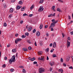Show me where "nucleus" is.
<instances>
[{"label": "nucleus", "instance_id": "nucleus-36", "mask_svg": "<svg viewBox=\"0 0 73 73\" xmlns=\"http://www.w3.org/2000/svg\"><path fill=\"white\" fill-rule=\"evenodd\" d=\"M19 36V34L17 33L15 34V37H17Z\"/></svg>", "mask_w": 73, "mask_h": 73}, {"label": "nucleus", "instance_id": "nucleus-41", "mask_svg": "<svg viewBox=\"0 0 73 73\" xmlns=\"http://www.w3.org/2000/svg\"><path fill=\"white\" fill-rule=\"evenodd\" d=\"M60 61H61L62 62H63V59H62V58H61Z\"/></svg>", "mask_w": 73, "mask_h": 73}, {"label": "nucleus", "instance_id": "nucleus-4", "mask_svg": "<svg viewBox=\"0 0 73 73\" xmlns=\"http://www.w3.org/2000/svg\"><path fill=\"white\" fill-rule=\"evenodd\" d=\"M55 26V24L54 23H52L51 24V25L50 26L49 28H52V27H54Z\"/></svg>", "mask_w": 73, "mask_h": 73}, {"label": "nucleus", "instance_id": "nucleus-15", "mask_svg": "<svg viewBox=\"0 0 73 73\" xmlns=\"http://www.w3.org/2000/svg\"><path fill=\"white\" fill-rule=\"evenodd\" d=\"M59 72H61V73H63V70L62 69H60L58 70Z\"/></svg>", "mask_w": 73, "mask_h": 73}, {"label": "nucleus", "instance_id": "nucleus-62", "mask_svg": "<svg viewBox=\"0 0 73 73\" xmlns=\"http://www.w3.org/2000/svg\"><path fill=\"white\" fill-rule=\"evenodd\" d=\"M9 46H10V44H8L7 46V47H8V48H9Z\"/></svg>", "mask_w": 73, "mask_h": 73}, {"label": "nucleus", "instance_id": "nucleus-7", "mask_svg": "<svg viewBox=\"0 0 73 73\" xmlns=\"http://www.w3.org/2000/svg\"><path fill=\"white\" fill-rule=\"evenodd\" d=\"M70 57V56L69 55L66 58V61H69Z\"/></svg>", "mask_w": 73, "mask_h": 73}, {"label": "nucleus", "instance_id": "nucleus-58", "mask_svg": "<svg viewBox=\"0 0 73 73\" xmlns=\"http://www.w3.org/2000/svg\"><path fill=\"white\" fill-rule=\"evenodd\" d=\"M47 60H49V58L48 57V56H47V59H46Z\"/></svg>", "mask_w": 73, "mask_h": 73}, {"label": "nucleus", "instance_id": "nucleus-17", "mask_svg": "<svg viewBox=\"0 0 73 73\" xmlns=\"http://www.w3.org/2000/svg\"><path fill=\"white\" fill-rule=\"evenodd\" d=\"M23 51H28V50L26 48H23Z\"/></svg>", "mask_w": 73, "mask_h": 73}, {"label": "nucleus", "instance_id": "nucleus-10", "mask_svg": "<svg viewBox=\"0 0 73 73\" xmlns=\"http://www.w3.org/2000/svg\"><path fill=\"white\" fill-rule=\"evenodd\" d=\"M43 8L42 6L40 7L39 9L38 10V12H41V9Z\"/></svg>", "mask_w": 73, "mask_h": 73}, {"label": "nucleus", "instance_id": "nucleus-47", "mask_svg": "<svg viewBox=\"0 0 73 73\" xmlns=\"http://www.w3.org/2000/svg\"><path fill=\"white\" fill-rule=\"evenodd\" d=\"M69 69H72L73 67H72V66L70 67H69Z\"/></svg>", "mask_w": 73, "mask_h": 73}, {"label": "nucleus", "instance_id": "nucleus-61", "mask_svg": "<svg viewBox=\"0 0 73 73\" xmlns=\"http://www.w3.org/2000/svg\"><path fill=\"white\" fill-rule=\"evenodd\" d=\"M23 23V21H20L21 24H22Z\"/></svg>", "mask_w": 73, "mask_h": 73}, {"label": "nucleus", "instance_id": "nucleus-50", "mask_svg": "<svg viewBox=\"0 0 73 73\" xmlns=\"http://www.w3.org/2000/svg\"><path fill=\"white\" fill-rule=\"evenodd\" d=\"M33 16V14H30L29 15V17H31Z\"/></svg>", "mask_w": 73, "mask_h": 73}, {"label": "nucleus", "instance_id": "nucleus-33", "mask_svg": "<svg viewBox=\"0 0 73 73\" xmlns=\"http://www.w3.org/2000/svg\"><path fill=\"white\" fill-rule=\"evenodd\" d=\"M28 49L29 50H31L32 49V48H31V47H29L28 48Z\"/></svg>", "mask_w": 73, "mask_h": 73}, {"label": "nucleus", "instance_id": "nucleus-46", "mask_svg": "<svg viewBox=\"0 0 73 73\" xmlns=\"http://www.w3.org/2000/svg\"><path fill=\"white\" fill-rule=\"evenodd\" d=\"M4 59H5V60H7V57H5V58H4Z\"/></svg>", "mask_w": 73, "mask_h": 73}, {"label": "nucleus", "instance_id": "nucleus-20", "mask_svg": "<svg viewBox=\"0 0 73 73\" xmlns=\"http://www.w3.org/2000/svg\"><path fill=\"white\" fill-rule=\"evenodd\" d=\"M3 7L4 8H6L7 7V6L6 5V4L5 3L3 4Z\"/></svg>", "mask_w": 73, "mask_h": 73}, {"label": "nucleus", "instance_id": "nucleus-35", "mask_svg": "<svg viewBox=\"0 0 73 73\" xmlns=\"http://www.w3.org/2000/svg\"><path fill=\"white\" fill-rule=\"evenodd\" d=\"M25 35H27V36H29V33H25Z\"/></svg>", "mask_w": 73, "mask_h": 73}, {"label": "nucleus", "instance_id": "nucleus-49", "mask_svg": "<svg viewBox=\"0 0 73 73\" xmlns=\"http://www.w3.org/2000/svg\"><path fill=\"white\" fill-rule=\"evenodd\" d=\"M63 66H66V64L65 63H64L63 64Z\"/></svg>", "mask_w": 73, "mask_h": 73}, {"label": "nucleus", "instance_id": "nucleus-23", "mask_svg": "<svg viewBox=\"0 0 73 73\" xmlns=\"http://www.w3.org/2000/svg\"><path fill=\"white\" fill-rule=\"evenodd\" d=\"M36 60L35 58H31V61H34V60Z\"/></svg>", "mask_w": 73, "mask_h": 73}, {"label": "nucleus", "instance_id": "nucleus-52", "mask_svg": "<svg viewBox=\"0 0 73 73\" xmlns=\"http://www.w3.org/2000/svg\"><path fill=\"white\" fill-rule=\"evenodd\" d=\"M54 30H53V28H51V31H53Z\"/></svg>", "mask_w": 73, "mask_h": 73}, {"label": "nucleus", "instance_id": "nucleus-25", "mask_svg": "<svg viewBox=\"0 0 73 73\" xmlns=\"http://www.w3.org/2000/svg\"><path fill=\"white\" fill-rule=\"evenodd\" d=\"M22 38H25L26 37V36L25 35H22L21 36Z\"/></svg>", "mask_w": 73, "mask_h": 73}, {"label": "nucleus", "instance_id": "nucleus-3", "mask_svg": "<svg viewBox=\"0 0 73 73\" xmlns=\"http://www.w3.org/2000/svg\"><path fill=\"white\" fill-rule=\"evenodd\" d=\"M21 39L20 38H18L17 39H16L15 41V43L16 44H17V43H18V42H20V41H21Z\"/></svg>", "mask_w": 73, "mask_h": 73}, {"label": "nucleus", "instance_id": "nucleus-39", "mask_svg": "<svg viewBox=\"0 0 73 73\" xmlns=\"http://www.w3.org/2000/svg\"><path fill=\"white\" fill-rule=\"evenodd\" d=\"M57 22H58V21H55V22H54V23L55 24H56V23H57Z\"/></svg>", "mask_w": 73, "mask_h": 73}, {"label": "nucleus", "instance_id": "nucleus-32", "mask_svg": "<svg viewBox=\"0 0 73 73\" xmlns=\"http://www.w3.org/2000/svg\"><path fill=\"white\" fill-rule=\"evenodd\" d=\"M31 8V10H32V9H33V5L31 7H30Z\"/></svg>", "mask_w": 73, "mask_h": 73}, {"label": "nucleus", "instance_id": "nucleus-54", "mask_svg": "<svg viewBox=\"0 0 73 73\" xmlns=\"http://www.w3.org/2000/svg\"><path fill=\"white\" fill-rule=\"evenodd\" d=\"M18 55V53H17L16 54V57H17V55Z\"/></svg>", "mask_w": 73, "mask_h": 73}, {"label": "nucleus", "instance_id": "nucleus-21", "mask_svg": "<svg viewBox=\"0 0 73 73\" xmlns=\"http://www.w3.org/2000/svg\"><path fill=\"white\" fill-rule=\"evenodd\" d=\"M42 52L41 51L38 52V55H41V54H42Z\"/></svg>", "mask_w": 73, "mask_h": 73}, {"label": "nucleus", "instance_id": "nucleus-42", "mask_svg": "<svg viewBox=\"0 0 73 73\" xmlns=\"http://www.w3.org/2000/svg\"><path fill=\"white\" fill-rule=\"evenodd\" d=\"M33 33H35L36 32V29H34L33 30Z\"/></svg>", "mask_w": 73, "mask_h": 73}, {"label": "nucleus", "instance_id": "nucleus-13", "mask_svg": "<svg viewBox=\"0 0 73 73\" xmlns=\"http://www.w3.org/2000/svg\"><path fill=\"white\" fill-rule=\"evenodd\" d=\"M53 46L54 48H55L56 46V42L54 43Z\"/></svg>", "mask_w": 73, "mask_h": 73}, {"label": "nucleus", "instance_id": "nucleus-22", "mask_svg": "<svg viewBox=\"0 0 73 73\" xmlns=\"http://www.w3.org/2000/svg\"><path fill=\"white\" fill-rule=\"evenodd\" d=\"M19 4H23V1H20L19 2Z\"/></svg>", "mask_w": 73, "mask_h": 73}, {"label": "nucleus", "instance_id": "nucleus-38", "mask_svg": "<svg viewBox=\"0 0 73 73\" xmlns=\"http://www.w3.org/2000/svg\"><path fill=\"white\" fill-rule=\"evenodd\" d=\"M3 66L5 68V66H6V65H5V64H4L3 65Z\"/></svg>", "mask_w": 73, "mask_h": 73}, {"label": "nucleus", "instance_id": "nucleus-63", "mask_svg": "<svg viewBox=\"0 0 73 73\" xmlns=\"http://www.w3.org/2000/svg\"><path fill=\"white\" fill-rule=\"evenodd\" d=\"M15 22L14 21H13V22L11 23V24H15Z\"/></svg>", "mask_w": 73, "mask_h": 73}, {"label": "nucleus", "instance_id": "nucleus-57", "mask_svg": "<svg viewBox=\"0 0 73 73\" xmlns=\"http://www.w3.org/2000/svg\"><path fill=\"white\" fill-rule=\"evenodd\" d=\"M70 33H71V35H73V32L72 31V32H70Z\"/></svg>", "mask_w": 73, "mask_h": 73}, {"label": "nucleus", "instance_id": "nucleus-12", "mask_svg": "<svg viewBox=\"0 0 73 73\" xmlns=\"http://www.w3.org/2000/svg\"><path fill=\"white\" fill-rule=\"evenodd\" d=\"M49 63L51 66H53V65H54V62H50Z\"/></svg>", "mask_w": 73, "mask_h": 73}, {"label": "nucleus", "instance_id": "nucleus-55", "mask_svg": "<svg viewBox=\"0 0 73 73\" xmlns=\"http://www.w3.org/2000/svg\"><path fill=\"white\" fill-rule=\"evenodd\" d=\"M48 25H46L45 26V28H48Z\"/></svg>", "mask_w": 73, "mask_h": 73}, {"label": "nucleus", "instance_id": "nucleus-24", "mask_svg": "<svg viewBox=\"0 0 73 73\" xmlns=\"http://www.w3.org/2000/svg\"><path fill=\"white\" fill-rule=\"evenodd\" d=\"M12 52H16V49H14L12 50Z\"/></svg>", "mask_w": 73, "mask_h": 73}, {"label": "nucleus", "instance_id": "nucleus-45", "mask_svg": "<svg viewBox=\"0 0 73 73\" xmlns=\"http://www.w3.org/2000/svg\"><path fill=\"white\" fill-rule=\"evenodd\" d=\"M52 68H49V70L50 71V72H51L52 71Z\"/></svg>", "mask_w": 73, "mask_h": 73}, {"label": "nucleus", "instance_id": "nucleus-14", "mask_svg": "<svg viewBox=\"0 0 73 73\" xmlns=\"http://www.w3.org/2000/svg\"><path fill=\"white\" fill-rule=\"evenodd\" d=\"M13 8H11L10 9V10H9V12H10L11 13H12V12H13Z\"/></svg>", "mask_w": 73, "mask_h": 73}, {"label": "nucleus", "instance_id": "nucleus-43", "mask_svg": "<svg viewBox=\"0 0 73 73\" xmlns=\"http://www.w3.org/2000/svg\"><path fill=\"white\" fill-rule=\"evenodd\" d=\"M28 42L29 43V44H31L32 42H31V41L30 40H28Z\"/></svg>", "mask_w": 73, "mask_h": 73}, {"label": "nucleus", "instance_id": "nucleus-9", "mask_svg": "<svg viewBox=\"0 0 73 73\" xmlns=\"http://www.w3.org/2000/svg\"><path fill=\"white\" fill-rule=\"evenodd\" d=\"M36 35L37 36H40V33L39 31H38L36 33Z\"/></svg>", "mask_w": 73, "mask_h": 73}, {"label": "nucleus", "instance_id": "nucleus-59", "mask_svg": "<svg viewBox=\"0 0 73 73\" xmlns=\"http://www.w3.org/2000/svg\"><path fill=\"white\" fill-rule=\"evenodd\" d=\"M46 35L47 37H48V36H49V34H48V33H47V34H46Z\"/></svg>", "mask_w": 73, "mask_h": 73}, {"label": "nucleus", "instance_id": "nucleus-30", "mask_svg": "<svg viewBox=\"0 0 73 73\" xmlns=\"http://www.w3.org/2000/svg\"><path fill=\"white\" fill-rule=\"evenodd\" d=\"M54 49H52L50 51V52L51 53H52V52H53V51H54Z\"/></svg>", "mask_w": 73, "mask_h": 73}, {"label": "nucleus", "instance_id": "nucleus-29", "mask_svg": "<svg viewBox=\"0 0 73 73\" xmlns=\"http://www.w3.org/2000/svg\"><path fill=\"white\" fill-rule=\"evenodd\" d=\"M23 73H25L26 72V71H25V70L24 69H23Z\"/></svg>", "mask_w": 73, "mask_h": 73}, {"label": "nucleus", "instance_id": "nucleus-19", "mask_svg": "<svg viewBox=\"0 0 73 73\" xmlns=\"http://www.w3.org/2000/svg\"><path fill=\"white\" fill-rule=\"evenodd\" d=\"M21 8V7H20V6H18L16 8L17 9H19Z\"/></svg>", "mask_w": 73, "mask_h": 73}, {"label": "nucleus", "instance_id": "nucleus-18", "mask_svg": "<svg viewBox=\"0 0 73 73\" xmlns=\"http://www.w3.org/2000/svg\"><path fill=\"white\" fill-rule=\"evenodd\" d=\"M42 27H43V25H42V24H40V29H41L42 28Z\"/></svg>", "mask_w": 73, "mask_h": 73}, {"label": "nucleus", "instance_id": "nucleus-1", "mask_svg": "<svg viewBox=\"0 0 73 73\" xmlns=\"http://www.w3.org/2000/svg\"><path fill=\"white\" fill-rule=\"evenodd\" d=\"M15 56L13 55L11 59L9 60V64H11L12 62H14L15 61Z\"/></svg>", "mask_w": 73, "mask_h": 73}, {"label": "nucleus", "instance_id": "nucleus-6", "mask_svg": "<svg viewBox=\"0 0 73 73\" xmlns=\"http://www.w3.org/2000/svg\"><path fill=\"white\" fill-rule=\"evenodd\" d=\"M38 59L40 60H44V57L41 56V58L40 57H39Z\"/></svg>", "mask_w": 73, "mask_h": 73}, {"label": "nucleus", "instance_id": "nucleus-53", "mask_svg": "<svg viewBox=\"0 0 73 73\" xmlns=\"http://www.w3.org/2000/svg\"><path fill=\"white\" fill-rule=\"evenodd\" d=\"M68 17L69 19H71V17H70V16L68 15Z\"/></svg>", "mask_w": 73, "mask_h": 73}, {"label": "nucleus", "instance_id": "nucleus-60", "mask_svg": "<svg viewBox=\"0 0 73 73\" xmlns=\"http://www.w3.org/2000/svg\"><path fill=\"white\" fill-rule=\"evenodd\" d=\"M26 16V13H24L23 14V16Z\"/></svg>", "mask_w": 73, "mask_h": 73}, {"label": "nucleus", "instance_id": "nucleus-5", "mask_svg": "<svg viewBox=\"0 0 73 73\" xmlns=\"http://www.w3.org/2000/svg\"><path fill=\"white\" fill-rule=\"evenodd\" d=\"M32 27L31 26H29V28L27 29V30L29 32L30 31H31V30H32Z\"/></svg>", "mask_w": 73, "mask_h": 73}, {"label": "nucleus", "instance_id": "nucleus-40", "mask_svg": "<svg viewBox=\"0 0 73 73\" xmlns=\"http://www.w3.org/2000/svg\"><path fill=\"white\" fill-rule=\"evenodd\" d=\"M37 64V62L36 61L34 62H33V64Z\"/></svg>", "mask_w": 73, "mask_h": 73}, {"label": "nucleus", "instance_id": "nucleus-16", "mask_svg": "<svg viewBox=\"0 0 73 73\" xmlns=\"http://www.w3.org/2000/svg\"><path fill=\"white\" fill-rule=\"evenodd\" d=\"M54 8H55V6H53L52 7V9L53 10L54 12H55V11H56V10H55V9H54Z\"/></svg>", "mask_w": 73, "mask_h": 73}, {"label": "nucleus", "instance_id": "nucleus-64", "mask_svg": "<svg viewBox=\"0 0 73 73\" xmlns=\"http://www.w3.org/2000/svg\"><path fill=\"white\" fill-rule=\"evenodd\" d=\"M35 45L36 46H37V44H36V42H35Z\"/></svg>", "mask_w": 73, "mask_h": 73}, {"label": "nucleus", "instance_id": "nucleus-51", "mask_svg": "<svg viewBox=\"0 0 73 73\" xmlns=\"http://www.w3.org/2000/svg\"><path fill=\"white\" fill-rule=\"evenodd\" d=\"M40 44L41 45V46H42V42H40Z\"/></svg>", "mask_w": 73, "mask_h": 73}, {"label": "nucleus", "instance_id": "nucleus-2", "mask_svg": "<svg viewBox=\"0 0 73 73\" xmlns=\"http://www.w3.org/2000/svg\"><path fill=\"white\" fill-rule=\"evenodd\" d=\"M45 71L44 68H40L39 69V73H42Z\"/></svg>", "mask_w": 73, "mask_h": 73}, {"label": "nucleus", "instance_id": "nucleus-56", "mask_svg": "<svg viewBox=\"0 0 73 73\" xmlns=\"http://www.w3.org/2000/svg\"><path fill=\"white\" fill-rule=\"evenodd\" d=\"M53 45V44L52 43H51L50 44V46H52Z\"/></svg>", "mask_w": 73, "mask_h": 73}, {"label": "nucleus", "instance_id": "nucleus-11", "mask_svg": "<svg viewBox=\"0 0 73 73\" xmlns=\"http://www.w3.org/2000/svg\"><path fill=\"white\" fill-rule=\"evenodd\" d=\"M70 42H67V48L70 46Z\"/></svg>", "mask_w": 73, "mask_h": 73}, {"label": "nucleus", "instance_id": "nucleus-44", "mask_svg": "<svg viewBox=\"0 0 73 73\" xmlns=\"http://www.w3.org/2000/svg\"><path fill=\"white\" fill-rule=\"evenodd\" d=\"M52 22H53L52 23H54V22L55 21V20L53 19L52 21Z\"/></svg>", "mask_w": 73, "mask_h": 73}, {"label": "nucleus", "instance_id": "nucleus-8", "mask_svg": "<svg viewBox=\"0 0 73 73\" xmlns=\"http://www.w3.org/2000/svg\"><path fill=\"white\" fill-rule=\"evenodd\" d=\"M26 8V7L25 6H23V7L21 8V11H25V9Z\"/></svg>", "mask_w": 73, "mask_h": 73}, {"label": "nucleus", "instance_id": "nucleus-28", "mask_svg": "<svg viewBox=\"0 0 73 73\" xmlns=\"http://www.w3.org/2000/svg\"><path fill=\"white\" fill-rule=\"evenodd\" d=\"M10 71H11V72H13V71H14V69H13V68H12V69H10Z\"/></svg>", "mask_w": 73, "mask_h": 73}, {"label": "nucleus", "instance_id": "nucleus-31", "mask_svg": "<svg viewBox=\"0 0 73 73\" xmlns=\"http://www.w3.org/2000/svg\"><path fill=\"white\" fill-rule=\"evenodd\" d=\"M57 57V56L55 54H54L53 55V57Z\"/></svg>", "mask_w": 73, "mask_h": 73}, {"label": "nucleus", "instance_id": "nucleus-34", "mask_svg": "<svg viewBox=\"0 0 73 73\" xmlns=\"http://www.w3.org/2000/svg\"><path fill=\"white\" fill-rule=\"evenodd\" d=\"M46 51L48 52L49 51V48H47L45 50Z\"/></svg>", "mask_w": 73, "mask_h": 73}, {"label": "nucleus", "instance_id": "nucleus-27", "mask_svg": "<svg viewBox=\"0 0 73 73\" xmlns=\"http://www.w3.org/2000/svg\"><path fill=\"white\" fill-rule=\"evenodd\" d=\"M57 11L59 12H61V10L58 8H57Z\"/></svg>", "mask_w": 73, "mask_h": 73}, {"label": "nucleus", "instance_id": "nucleus-26", "mask_svg": "<svg viewBox=\"0 0 73 73\" xmlns=\"http://www.w3.org/2000/svg\"><path fill=\"white\" fill-rule=\"evenodd\" d=\"M44 1V0H40V4L42 3Z\"/></svg>", "mask_w": 73, "mask_h": 73}, {"label": "nucleus", "instance_id": "nucleus-48", "mask_svg": "<svg viewBox=\"0 0 73 73\" xmlns=\"http://www.w3.org/2000/svg\"><path fill=\"white\" fill-rule=\"evenodd\" d=\"M14 1H15V0H12L11 1V3H14Z\"/></svg>", "mask_w": 73, "mask_h": 73}, {"label": "nucleus", "instance_id": "nucleus-37", "mask_svg": "<svg viewBox=\"0 0 73 73\" xmlns=\"http://www.w3.org/2000/svg\"><path fill=\"white\" fill-rule=\"evenodd\" d=\"M4 27H7V24L6 23H5L4 24Z\"/></svg>", "mask_w": 73, "mask_h": 73}]
</instances>
